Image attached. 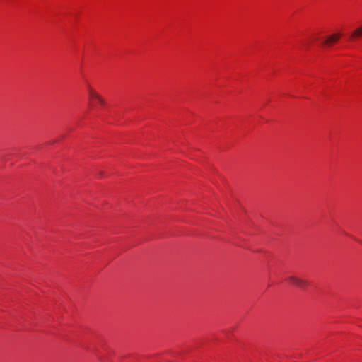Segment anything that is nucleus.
Masks as SVG:
<instances>
[{
	"label": "nucleus",
	"mask_w": 362,
	"mask_h": 362,
	"mask_svg": "<svg viewBox=\"0 0 362 362\" xmlns=\"http://www.w3.org/2000/svg\"><path fill=\"white\" fill-rule=\"evenodd\" d=\"M288 280L293 284L295 286L299 288H303L308 285V281L305 279H300L295 276H291Z\"/></svg>",
	"instance_id": "f257e3e1"
},
{
	"label": "nucleus",
	"mask_w": 362,
	"mask_h": 362,
	"mask_svg": "<svg viewBox=\"0 0 362 362\" xmlns=\"http://www.w3.org/2000/svg\"><path fill=\"white\" fill-rule=\"evenodd\" d=\"M341 36V35L339 33L330 35L322 42V45L329 46L337 42L340 39Z\"/></svg>",
	"instance_id": "f03ea898"
},
{
	"label": "nucleus",
	"mask_w": 362,
	"mask_h": 362,
	"mask_svg": "<svg viewBox=\"0 0 362 362\" xmlns=\"http://www.w3.org/2000/svg\"><path fill=\"white\" fill-rule=\"evenodd\" d=\"M88 93H89L90 99H95L102 105H103L105 104L104 100L93 89L90 88L88 89Z\"/></svg>",
	"instance_id": "7ed1b4c3"
},
{
	"label": "nucleus",
	"mask_w": 362,
	"mask_h": 362,
	"mask_svg": "<svg viewBox=\"0 0 362 362\" xmlns=\"http://www.w3.org/2000/svg\"><path fill=\"white\" fill-rule=\"evenodd\" d=\"M362 36V26L356 29L351 35V39L358 38Z\"/></svg>",
	"instance_id": "20e7f679"
}]
</instances>
